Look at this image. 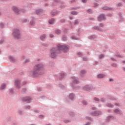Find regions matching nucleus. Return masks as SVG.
Returning <instances> with one entry per match:
<instances>
[{
	"instance_id": "nucleus-38",
	"label": "nucleus",
	"mask_w": 125,
	"mask_h": 125,
	"mask_svg": "<svg viewBox=\"0 0 125 125\" xmlns=\"http://www.w3.org/2000/svg\"><path fill=\"white\" fill-rule=\"evenodd\" d=\"M50 38H53V35L50 34Z\"/></svg>"
},
{
	"instance_id": "nucleus-6",
	"label": "nucleus",
	"mask_w": 125,
	"mask_h": 125,
	"mask_svg": "<svg viewBox=\"0 0 125 125\" xmlns=\"http://www.w3.org/2000/svg\"><path fill=\"white\" fill-rule=\"evenodd\" d=\"M15 85L17 88H19L20 87V81L16 80L15 82Z\"/></svg>"
},
{
	"instance_id": "nucleus-55",
	"label": "nucleus",
	"mask_w": 125,
	"mask_h": 125,
	"mask_svg": "<svg viewBox=\"0 0 125 125\" xmlns=\"http://www.w3.org/2000/svg\"><path fill=\"white\" fill-rule=\"evenodd\" d=\"M0 14H1V13H0Z\"/></svg>"
},
{
	"instance_id": "nucleus-16",
	"label": "nucleus",
	"mask_w": 125,
	"mask_h": 125,
	"mask_svg": "<svg viewBox=\"0 0 125 125\" xmlns=\"http://www.w3.org/2000/svg\"><path fill=\"white\" fill-rule=\"evenodd\" d=\"M40 39L41 40H44V39H45V35H42L41 37H40Z\"/></svg>"
},
{
	"instance_id": "nucleus-47",
	"label": "nucleus",
	"mask_w": 125,
	"mask_h": 125,
	"mask_svg": "<svg viewBox=\"0 0 125 125\" xmlns=\"http://www.w3.org/2000/svg\"><path fill=\"white\" fill-rule=\"evenodd\" d=\"M116 56H118V57H121V56L119 55H116Z\"/></svg>"
},
{
	"instance_id": "nucleus-42",
	"label": "nucleus",
	"mask_w": 125,
	"mask_h": 125,
	"mask_svg": "<svg viewBox=\"0 0 125 125\" xmlns=\"http://www.w3.org/2000/svg\"><path fill=\"white\" fill-rule=\"evenodd\" d=\"M23 83L24 84H26V82H23Z\"/></svg>"
},
{
	"instance_id": "nucleus-33",
	"label": "nucleus",
	"mask_w": 125,
	"mask_h": 125,
	"mask_svg": "<svg viewBox=\"0 0 125 125\" xmlns=\"http://www.w3.org/2000/svg\"><path fill=\"white\" fill-rule=\"evenodd\" d=\"M95 101H98V100H99V99H98L97 98H95Z\"/></svg>"
},
{
	"instance_id": "nucleus-52",
	"label": "nucleus",
	"mask_w": 125,
	"mask_h": 125,
	"mask_svg": "<svg viewBox=\"0 0 125 125\" xmlns=\"http://www.w3.org/2000/svg\"><path fill=\"white\" fill-rule=\"evenodd\" d=\"M116 104L117 106H118V104Z\"/></svg>"
},
{
	"instance_id": "nucleus-3",
	"label": "nucleus",
	"mask_w": 125,
	"mask_h": 125,
	"mask_svg": "<svg viewBox=\"0 0 125 125\" xmlns=\"http://www.w3.org/2000/svg\"><path fill=\"white\" fill-rule=\"evenodd\" d=\"M58 48L60 51H61V50L63 51V52H68V51H69L68 46L59 44L58 45Z\"/></svg>"
},
{
	"instance_id": "nucleus-51",
	"label": "nucleus",
	"mask_w": 125,
	"mask_h": 125,
	"mask_svg": "<svg viewBox=\"0 0 125 125\" xmlns=\"http://www.w3.org/2000/svg\"><path fill=\"white\" fill-rule=\"evenodd\" d=\"M123 70H124V71H125V68H123Z\"/></svg>"
},
{
	"instance_id": "nucleus-39",
	"label": "nucleus",
	"mask_w": 125,
	"mask_h": 125,
	"mask_svg": "<svg viewBox=\"0 0 125 125\" xmlns=\"http://www.w3.org/2000/svg\"><path fill=\"white\" fill-rule=\"evenodd\" d=\"M61 22H65V20H62Z\"/></svg>"
},
{
	"instance_id": "nucleus-20",
	"label": "nucleus",
	"mask_w": 125,
	"mask_h": 125,
	"mask_svg": "<svg viewBox=\"0 0 125 125\" xmlns=\"http://www.w3.org/2000/svg\"><path fill=\"white\" fill-rule=\"evenodd\" d=\"M30 62V60L28 59H26L25 61H24V63H28V62Z\"/></svg>"
},
{
	"instance_id": "nucleus-34",
	"label": "nucleus",
	"mask_w": 125,
	"mask_h": 125,
	"mask_svg": "<svg viewBox=\"0 0 125 125\" xmlns=\"http://www.w3.org/2000/svg\"><path fill=\"white\" fill-rule=\"evenodd\" d=\"M114 112H115V113H118V112H119V110H118V109H116V110L114 111Z\"/></svg>"
},
{
	"instance_id": "nucleus-40",
	"label": "nucleus",
	"mask_w": 125,
	"mask_h": 125,
	"mask_svg": "<svg viewBox=\"0 0 125 125\" xmlns=\"http://www.w3.org/2000/svg\"><path fill=\"white\" fill-rule=\"evenodd\" d=\"M64 76H65V75H64V74H62L61 75V76H62V78H63Z\"/></svg>"
},
{
	"instance_id": "nucleus-4",
	"label": "nucleus",
	"mask_w": 125,
	"mask_h": 125,
	"mask_svg": "<svg viewBox=\"0 0 125 125\" xmlns=\"http://www.w3.org/2000/svg\"><path fill=\"white\" fill-rule=\"evenodd\" d=\"M13 37L15 39H20V32L17 29H14L13 32Z\"/></svg>"
},
{
	"instance_id": "nucleus-17",
	"label": "nucleus",
	"mask_w": 125,
	"mask_h": 125,
	"mask_svg": "<svg viewBox=\"0 0 125 125\" xmlns=\"http://www.w3.org/2000/svg\"><path fill=\"white\" fill-rule=\"evenodd\" d=\"M56 34H57V35L60 34V33H61V31L60 30H57L55 31Z\"/></svg>"
},
{
	"instance_id": "nucleus-50",
	"label": "nucleus",
	"mask_w": 125,
	"mask_h": 125,
	"mask_svg": "<svg viewBox=\"0 0 125 125\" xmlns=\"http://www.w3.org/2000/svg\"><path fill=\"white\" fill-rule=\"evenodd\" d=\"M94 29H95L96 30V29H97V27H94Z\"/></svg>"
},
{
	"instance_id": "nucleus-56",
	"label": "nucleus",
	"mask_w": 125,
	"mask_h": 125,
	"mask_svg": "<svg viewBox=\"0 0 125 125\" xmlns=\"http://www.w3.org/2000/svg\"><path fill=\"white\" fill-rule=\"evenodd\" d=\"M70 19H72V18H70Z\"/></svg>"
},
{
	"instance_id": "nucleus-5",
	"label": "nucleus",
	"mask_w": 125,
	"mask_h": 125,
	"mask_svg": "<svg viewBox=\"0 0 125 125\" xmlns=\"http://www.w3.org/2000/svg\"><path fill=\"white\" fill-rule=\"evenodd\" d=\"M12 10H13V11L15 13H16V14H20L21 11L22 12H25V10H20L18 9L17 7L15 6H13L12 7Z\"/></svg>"
},
{
	"instance_id": "nucleus-27",
	"label": "nucleus",
	"mask_w": 125,
	"mask_h": 125,
	"mask_svg": "<svg viewBox=\"0 0 125 125\" xmlns=\"http://www.w3.org/2000/svg\"><path fill=\"white\" fill-rule=\"evenodd\" d=\"M51 14H52V15H55L57 14V12H54V13H53V12H52Z\"/></svg>"
},
{
	"instance_id": "nucleus-53",
	"label": "nucleus",
	"mask_w": 125,
	"mask_h": 125,
	"mask_svg": "<svg viewBox=\"0 0 125 125\" xmlns=\"http://www.w3.org/2000/svg\"><path fill=\"white\" fill-rule=\"evenodd\" d=\"M102 101H104V99H102Z\"/></svg>"
},
{
	"instance_id": "nucleus-18",
	"label": "nucleus",
	"mask_w": 125,
	"mask_h": 125,
	"mask_svg": "<svg viewBox=\"0 0 125 125\" xmlns=\"http://www.w3.org/2000/svg\"><path fill=\"white\" fill-rule=\"evenodd\" d=\"M73 82L75 83H79V81L77 80V79L74 78Z\"/></svg>"
},
{
	"instance_id": "nucleus-15",
	"label": "nucleus",
	"mask_w": 125,
	"mask_h": 125,
	"mask_svg": "<svg viewBox=\"0 0 125 125\" xmlns=\"http://www.w3.org/2000/svg\"><path fill=\"white\" fill-rule=\"evenodd\" d=\"M103 9H104V10H110V9H111V8H108V7H104L103 8Z\"/></svg>"
},
{
	"instance_id": "nucleus-23",
	"label": "nucleus",
	"mask_w": 125,
	"mask_h": 125,
	"mask_svg": "<svg viewBox=\"0 0 125 125\" xmlns=\"http://www.w3.org/2000/svg\"><path fill=\"white\" fill-rule=\"evenodd\" d=\"M90 38L92 40L93 39H95V36H92L90 37Z\"/></svg>"
},
{
	"instance_id": "nucleus-2",
	"label": "nucleus",
	"mask_w": 125,
	"mask_h": 125,
	"mask_svg": "<svg viewBox=\"0 0 125 125\" xmlns=\"http://www.w3.org/2000/svg\"><path fill=\"white\" fill-rule=\"evenodd\" d=\"M59 53V51L55 48H53L50 50V56L52 58H55L56 55Z\"/></svg>"
},
{
	"instance_id": "nucleus-32",
	"label": "nucleus",
	"mask_w": 125,
	"mask_h": 125,
	"mask_svg": "<svg viewBox=\"0 0 125 125\" xmlns=\"http://www.w3.org/2000/svg\"><path fill=\"white\" fill-rule=\"evenodd\" d=\"M83 60H84V61H86V60H87V59L86 58H83Z\"/></svg>"
},
{
	"instance_id": "nucleus-28",
	"label": "nucleus",
	"mask_w": 125,
	"mask_h": 125,
	"mask_svg": "<svg viewBox=\"0 0 125 125\" xmlns=\"http://www.w3.org/2000/svg\"><path fill=\"white\" fill-rule=\"evenodd\" d=\"M77 24H79V21H75V24L77 25Z\"/></svg>"
},
{
	"instance_id": "nucleus-14",
	"label": "nucleus",
	"mask_w": 125,
	"mask_h": 125,
	"mask_svg": "<svg viewBox=\"0 0 125 125\" xmlns=\"http://www.w3.org/2000/svg\"><path fill=\"white\" fill-rule=\"evenodd\" d=\"M5 86L6 85L5 84H2L0 87V89H4V88H5Z\"/></svg>"
},
{
	"instance_id": "nucleus-45",
	"label": "nucleus",
	"mask_w": 125,
	"mask_h": 125,
	"mask_svg": "<svg viewBox=\"0 0 125 125\" xmlns=\"http://www.w3.org/2000/svg\"><path fill=\"white\" fill-rule=\"evenodd\" d=\"M109 81H110V82H112L113 81V79H109Z\"/></svg>"
},
{
	"instance_id": "nucleus-36",
	"label": "nucleus",
	"mask_w": 125,
	"mask_h": 125,
	"mask_svg": "<svg viewBox=\"0 0 125 125\" xmlns=\"http://www.w3.org/2000/svg\"><path fill=\"white\" fill-rule=\"evenodd\" d=\"M92 11L91 10H88V12H89V13H90V12H92Z\"/></svg>"
},
{
	"instance_id": "nucleus-21",
	"label": "nucleus",
	"mask_w": 125,
	"mask_h": 125,
	"mask_svg": "<svg viewBox=\"0 0 125 125\" xmlns=\"http://www.w3.org/2000/svg\"><path fill=\"white\" fill-rule=\"evenodd\" d=\"M71 14H73V15H77V14H78V13L76 12H71Z\"/></svg>"
},
{
	"instance_id": "nucleus-24",
	"label": "nucleus",
	"mask_w": 125,
	"mask_h": 125,
	"mask_svg": "<svg viewBox=\"0 0 125 125\" xmlns=\"http://www.w3.org/2000/svg\"><path fill=\"white\" fill-rule=\"evenodd\" d=\"M83 105H86V104H87V102H86V101H83Z\"/></svg>"
},
{
	"instance_id": "nucleus-7",
	"label": "nucleus",
	"mask_w": 125,
	"mask_h": 125,
	"mask_svg": "<svg viewBox=\"0 0 125 125\" xmlns=\"http://www.w3.org/2000/svg\"><path fill=\"white\" fill-rule=\"evenodd\" d=\"M105 20V16L104 15H101L98 18V21H102V20Z\"/></svg>"
},
{
	"instance_id": "nucleus-12",
	"label": "nucleus",
	"mask_w": 125,
	"mask_h": 125,
	"mask_svg": "<svg viewBox=\"0 0 125 125\" xmlns=\"http://www.w3.org/2000/svg\"><path fill=\"white\" fill-rule=\"evenodd\" d=\"M49 24H53L54 23V19H52L49 21Z\"/></svg>"
},
{
	"instance_id": "nucleus-1",
	"label": "nucleus",
	"mask_w": 125,
	"mask_h": 125,
	"mask_svg": "<svg viewBox=\"0 0 125 125\" xmlns=\"http://www.w3.org/2000/svg\"><path fill=\"white\" fill-rule=\"evenodd\" d=\"M43 65L42 64H37L34 67V70L33 71V75H37L39 74V72L43 68Z\"/></svg>"
},
{
	"instance_id": "nucleus-11",
	"label": "nucleus",
	"mask_w": 125,
	"mask_h": 125,
	"mask_svg": "<svg viewBox=\"0 0 125 125\" xmlns=\"http://www.w3.org/2000/svg\"><path fill=\"white\" fill-rule=\"evenodd\" d=\"M9 59L10 60V61L11 62H14V61H15V59H14V58H13V57H11V56L9 57Z\"/></svg>"
},
{
	"instance_id": "nucleus-37",
	"label": "nucleus",
	"mask_w": 125,
	"mask_h": 125,
	"mask_svg": "<svg viewBox=\"0 0 125 125\" xmlns=\"http://www.w3.org/2000/svg\"><path fill=\"white\" fill-rule=\"evenodd\" d=\"M112 66H113V67H117V64H112Z\"/></svg>"
},
{
	"instance_id": "nucleus-31",
	"label": "nucleus",
	"mask_w": 125,
	"mask_h": 125,
	"mask_svg": "<svg viewBox=\"0 0 125 125\" xmlns=\"http://www.w3.org/2000/svg\"><path fill=\"white\" fill-rule=\"evenodd\" d=\"M71 38L72 39V40H76V38L75 37V36L71 37Z\"/></svg>"
},
{
	"instance_id": "nucleus-8",
	"label": "nucleus",
	"mask_w": 125,
	"mask_h": 125,
	"mask_svg": "<svg viewBox=\"0 0 125 125\" xmlns=\"http://www.w3.org/2000/svg\"><path fill=\"white\" fill-rule=\"evenodd\" d=\"M98 79H102L105 77V75L104 74H99L97 75Z\"/></svg>"
},
{
	"instance_id": "nucleus-35",
	"label": "nucleus",
	"mask_w": 125,
	"mask_h": 125,
	"mask_svg": "<svg viewBox=\"0 0 125 125\" xmlns=\"http://www.w3.org/2000/svg\"><path fill=\"white\" fill-rule=\"evenodd\" d=\"M83 2H86V1H87V0H82Z\"/></svg>"
},
{
	"instance_id": "nucleus-48",
	"label": "nucleus",
	"mask_w": 125,
	"mask_h": 125,
	"mask_svg": "<svg viewBox=\"0 0 125 125\" xmlns=\"http://www.w3.org/2000/svg\"><path fill=\"white\" fill-rule=\"evenodd\" d=\"M95 108H96L95 107H92L93 110H95Z\"/></svg>"
},
{
	"instance_id": "nucleus-25",
	"label": "nucleus",
	"mask_w": 125,
	"mask_h": 125,
	"mask_svg": "<svg viewBox=\"0 0 125 125\" xmlns=\"http://www.w3.org/2000/svg\"><path fill=\"white\" fill-rule=\"evenodd\" d=\"M81 74H85V71L84 70L81 71Z\"/></svg>"
},
{
	"instance_id": "nucleus-9",
	"label": "nucleus",
	"mask_w": 125,
	"mask_h": 125,
	"mask_svg": "<svg viewBox=\"0 0 125 125\" xmlns=\"http://www.w3.org/2000/svg\"><path fill=\"white\" fill-rule=\"evenodd\" d=\"M24 101H28L29 102H31V98L26 97L25 98Z\"/></svg>"
},
{
	"instance_id": "nucleus-30",
	"label": "nucleus",
	"mask_w": 125,
	"mask_h": 125,
	"mask_svg": "<svg viewBox=\"0 0 125 125\" xmlns=\"http://www.w3.org/2000/svg\"><path fill=\"white\" fill-rule=\"evenodd\" d=\"M100 27H104V24L101 23L100 24Z\"/></svg>"
},
{
	"instance_id": "nucleus-22",
	"label": "nucleus",
	"mask_w": 125,
	"mask_h": 125,
	"mask_svg": "<svg viewBox=\"0 0 125 125\" xmlns=\"http://www.w3.org/2000/svg\"><path fill=\"white\" fill-rule=\"evenodd\" d=\"M3 26H4V24L3 23H0V28H3Z\"/></svg>"
},
{
	"instance_id": "nucleus-10",
	"label": "nucleus",
	"mask_w": 125,
	"mask_h": 125,
	"mask_svg": "<svg viewBox=\"0 0 125 125\" xmlns=\"http://www.w3.org/2000/svg\"><path fill=\"white\" fill-rule=\"evenodd\" d=\"M42 12V9H37L36 11V14H41Z\"/></svg>"
},
{
	"instance_id": "nucleus-19",
	"label": "nucleus",
	"mask_w": 125,
	"mask_h": 125,
	"mask_svg": "<svg viewBox=\"0 0 125 125\" xmlns=\"http://www.w3.org/2000/svg\"><path fill=\"white\" fill-rule=\"evenodd\" d=\"M100 59H102V58H104V55H100L99 56Z\"/></svg>"
},
{
	"instance_id": "nucleus-46",
	"label": "nucleus",
	"mask_w": 125,
	"mask_h": 125,
	"mask_svg": "<svg viewBox=\"0 0 125 125\" xmlns=\"http://www.w3.org/2000/svg\"><path fill=\"white\" fill-rule=\"evenodd\" d=\"M35 112H36V113H39V110H35Z\"/></svg>"
},
{
	"instance_id": "nucleus-43",
	"label": "nucleus",
	"mask_w": 125,
	"mask_h": 125,
	"mask_svg": "<svg viewBox=\"0 0 125 125\" xmlns=\"http://www.w3.org/2000/svg\"><path fill=\"white\" fill-rule=\"evenodd\" d=\"M78 55H82V54H81V53H78Z\"/></svg>"
},
{
	"instance_id": "nucleus-26",
	"label": "nucleus",
	"mask_w": 125,
	"mask_h": 125,
	"mask_svg": "<svg viewBox=\"0 0 125 125\" xmlns=\"http://www.w3.org/2000/svg\"><path fill=\"white\" fill-rule=\"evenodd\" d=\"M93 116H98V113H92V114Z\"/></svg>"
},
{
	"instance_id": "nucleus-41",
	"label": "nucleus",
	"mask_w": 125,
	"mask_h": 125,
	"mask_svg": "<svg viewBox=\"0 0 125 125\" xmlns=\"http://www.w3.org/2000/svg\"><path fill=\"white\" fill-rule=\"evenodd\" d=\"M84 89H85V90H88V89L86 88H85V87H84Z\"/></svg>"
},
{
	"instance_id": "nucleus-54",
	"label": "nucleus",
	"mask_w": 125,
	"mask_h": 125,
	"mask_svg": "<svg viewBox=\"0 0 125 125\" xmlns=\"http://www.w3.org/2000/svg\"><path fill=\"white\" fill-rule=\"evenodd\" d=\"M123 63H125V61L123 62Z\"/></svg>"
},
{
	"instance_id": "nucleus-13",
	"label": "nucleus",
	"mask_w": 125,
	"mask_h": 125,
	"mask_svg": "<svg viewBox=\"0 0 125 125\" xmlns=\"http://www.w3.org/2000/svg\"><path fill=\"white\" fill-rule=\"evenodd\" d=\"M69 97H70V99H72V100H73V99H74V98H75V96H74V94H70L69 95Z\"/></svg>"
},
{
	"instance_id": "nucleus-49",
	"label": "nucleus",
	"mask_w": 125,
	"mask_h": 125,
	"mask_svg": "<svg viewBox=\"0 0 125 125\" xmlns=\"http://www.w3.org/2000/svg\"><path fill=\"white\" fill-rule=\"evenodd\" d=\"M22 58H23V59H25V57L23 56V57H22Z\"/></svg>"
},
{
	"instance_id": "nucleus-29",
	"label": "nucleus",
	"mask_w": 125,
	"mask_h": 125,
	"mask_svg": "<svg viewBox=\"0 0 125 125\" xmlns=\"http://www.w3.org/2000/svg\"><path fill=\"white\" fill-rule=\"evenodd\" d=\"M107 106L108 107H113V105L111 104H107Z\"/></svg>"
},
{
	"instance_id": "nucleus-44",
	"label": "nucleus",
	"mask_w": 125,
	"mask_h": 125,
	"mask_svg": "<svg viewBox=\"0 0 125 125\" xmlns=\"http://www.w3.org/2000/svg\"><path fill=\"white\" fill-rule=\"evenodd\" d=\"M121 5H122V4L121 3L118 4V6H121Z\"/></svg>"
}]
</instances>
